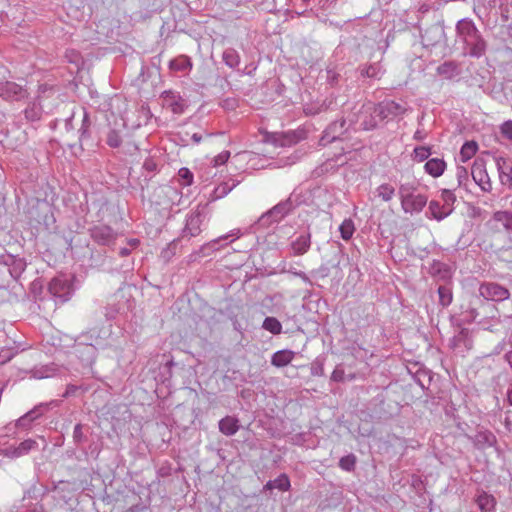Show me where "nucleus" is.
I'll return each instance as SVG.
<instances>
[{
	"label": "nucleus",
	"mask_w": 512,
	"mask_h": 512,
	"mask_svg": "<svg viewBox=\"0 0 512 512\" xmlns=\"http://www.w3.org/2000/svg\"><path fill=\"white\" fill-rule=\"evenodd\" d=\"M456 35L463 44V54L479 59L485 56L488 42L470 18L460 19L455 26Z\"/></svg>",
	"instance_id": "1"
},
{
	"label": "nucleus",
	"mask_w": 512,
	"mask_h": 512,
	"mask_svg": "<svg viewBox=\"0 0 512 512\" xmlns=\"http://www.w3.org/2000/svg\"><path fill=\"white\" fill-rule=\"evenodd\" d=\"M349 127L353 130L371 131L378 126V116L375 103L367 101L359 107L354 106L348 114Z\"/></svg>",
	"instance_id": "2"
},
{
	"label": "nucleus",
	"mask_w": 512,
	"mask_h": 512,
	"mask_svg": "<svg viewBox=\"0 0 512 512\" xmlns=\"http://www.w3.org/2000/svg\"><path fill=\"white\" fill-rule=\"evenodd\" d=\"M295 207L296 206L293 204L291 197H289L263 213L259 217L257 224L262 228H268L272 224L278 223L284 219L295 209Z\"/></svg>",
	"instance_id": "3"
},
{
	"label": "nucleus",
	"mask_w": 512,
	"mask_h": 512,
	"mask_svg": "<svg viewBox=\"0 0 512 512\" xmlns=\"http://www.w3.org/2000/svg\"><path fill=\"white\" fill-rule=\"evenodd\" d=\"M208 218V210L206 205H198L195 210L191 211L186 217V224L182 229V238L196 237L201 233V226Z\"/></svg>",
	"instance_id": "4"
},
{
	"label": "nucleus",
	"mask_w": 512,
	"mask_h": 512,
	"mask_svg": "<svg viewBox=\"0 0 512 512\" xmlns=\"http://www.w3.org/2000/svg\"><path fill=\"white\" fill-rule=\"evenodd\" d=\"M478 291L481 297L494 302H502L510 297L509 289L496 282H483Z\"/></svg>",
	"instance_id": "5"
},
{
	"label": "nucleus",
	"mask_w": 512,
	"mask_h": 512,
	"mask_svg": "<svg viewBox=\"0 0 512 512\" xmlns=\"http://www.w3.org/2000/svg\"><path fill=\"white\" fill-rule=\"evenodd\" d=\"M89 235L95 243L101 246L113 247L119 233L107 225H95L89 228Z\"/></svg>",
	"instance_id": "6"
},
{
	"label": "nucleus",
	"mask_w": 512,
	"mask_h": 512,
	"mask_svg": "<svg viewBox=\"0 0 512 512\" xmlns=\"http://www.w3.org/2000/svg\"><path fill=\"white\" fill-rule=\"evenodd\" d=\"M471 176L482 191L490 192L492 190V183L487 173L486 162L484 159H475L471 167Z\"/></svg>",
	"instance_id": "7"
},
{
	"label": "nucleus",
	"mask_w": 512,
	"mask_h": 512,
	"mask_svg": "<svg viewBox=\"0 0 512 512\" xmlns=\"http://www.w3.org/2000/svg\"><path fill=\"white\" fill-rule=\"evenodd\" d=\"M377 116L380 120H392L405 114L406 108L393 100H384L375 104Z\"/></svg>",
	"instance_id": "8"
},
{
	"label": "nucleus",
	"mask_w": 512,
	"mask_h": 512,
	"mask_svg": "<svg viewBox=\"0 0 512 512\" xmlns=\"http://www.w3.org/2000/svg\"><path fill=\"white\" fill-rule=\"evenodd\" d=\"M0 264L8 268V272L14 280L21 277L27 266L24 258L9 253L0 254Z\"/></svg>",
	"instance_id": "9"
},
{
	"label": "nucleus",
	"mask_w": 512,
	"mask_h": 512,
	"mask_svg": "<svg viewBox=\"0 0 512 512\" xmlns=\"http://www.w3.org/2000/svg\"><path fill=\"white\" fill-rule=\"evenodd\" d=\"M28 214L30 221L45 227H49L50 223L54 221L51 209L46 202H38L29 209Z\"/></svg>",
	"instance_id": "10"
},
{
	"label": "nucleus",
	"mask_w": 512,
	"mask_h": 512,
	"mask_svg": "<svg viewBox=\"0 0 512 512\" xmlns=\"http://www.w3.org/2000/svg\"><path fill=\"white\" fill-rule=\"evenodd\" d=\"M0 97L6 101H20L28 97V91L12 81L0 82Z\"/></svg>",
	"instance_id": "11"
},
{
	"label": "nucleus",
	"mask_w": 512,
	"mask_h": 512,
	"mask_svg": "<svg viewBox=\"0 0 512 512\" xmlns=\"http://www.w3.org/2000/svg\"><path fill=\"white\" fill-rule=\"evenodd\" d=\"M347 119L342 118L340 120L332 122L323 132L320 138V145L326 146L338 139L348 130L346 127Z\"/></svg>",
	"instance_id": "12"
},
{
	"label": "nucleus",
	"mask_w": 512,
	"mask_h": 512,
	"mask_svg": "<svg viewBox=\"0 0 512 512\" xmlns=\"http://www.w3.org/2000/svg\"><path fill=\"white\" fill-rule=\"evenodd\" d=\"M48 290L52 296L59 298L61 302L70 299L71 284L64 276L54 277L48 285Z\"/></svg>",
	"instance_id": "13"
},
{
	"label": "nucleus",
	"mask_w": 512,
	"mask_h": 512,
	"mask_svg": "<svg viewBox=\"0 0 512 512\" xmlns=\"http://www.w3.org/2000/svg\"><path fill=\"white\" fill-rule=\"evenodd\" d=\"M48 410V404L41 403L16 420L14 428L28 430L33 422L40 418Z\"/></svg>",
	"instance_id": "14"
},
{
	"label": "nucleus",
	"mask_w": 512,
	"mask_h": 512,
	"mask_svg": "<svg viewBox=\"0 0 512 512\" xmlns=\"http://www.w3.org/2000/svg\"><path fill=\"white\" fill-rule=\"evenodd\" d=\"M291 255L302 256L306 254L311 247V233L309 230L301 232L290 242Z\"/></svg>",
	"instance_id": "15"
},
{
	"label": "nucleus",
	"mask_w": 512,
	"mask_h": 512,
	"mask_svg": "<svg viewBox=\"0 0 512 512\" xmlns=\"http://www.w3.org/2000/svg\"><path fill=\"white\" fill-rule=\"evenodd\" d=\"M473 346V340L469 329L462 328L449 342V347L459 352L468 351Z\"/></svg>",
	"instance_id": "16"
},
{
	"label": "nucleus",
	"mask_w": 512,
	"mask_h": 512,
	"mask_svg": "<svg viewBox=\"0 0 512 512\" xmlns=\"http://www.w3.org/2000/svg\"><path fill=\"white\" fill-rule=\"evenodd\" d=\"M163 107L170 109L174 114H182L186 108L185 100L173 91L162 93Z\"/></svg>",
	"instance_id": "17"
},
{
	"label": "nucleus",
	"mask_w": 512,
	"mask_h": 512,
	"mask_svg": "<svg viewBox=\"0 0 512 512\" xmlns=\"http://www.w3.org/2000/svg\"><path fill=\"white\" fill-rule=\"evenodd\" d=\"M445 36L444 27L435 23L429 26L425 31L421 34L422 43L424 46H435L441 42V40Z\"/></svg>",
	"instance_id": "18"
},
{
	"label": "nucleus",
	"mask_w": 512,
	"mask_h": 512,
	"mask_svg": "<svg viewBox=\"0 0 512 512\" xmlns=\"http://www.w3.org/2000/svg\"><path fill=\"white\" fill-rule=\"evenodd\" d=\"M428 197L425 194L411 195L407 200L401 202L402 210L408 214H418L427 205Z\"/></svg>",
	"instance_id": "19"
},
{
	"label": "nucleus",
	"mask_w": 512,
	"mask_h": 512,
	"mask_svg": "<svg viewBox=\"0 0 512 512\" xmlns=\"http://www.w3.org/2000/svg\"><path fill=\"white\" fill-rule=\"evenodd\" d=\"M475 503L481 512H495L497 501L492 494L478 489L475 496Z\"/></svg>",
	"instance_id": "20"
},
{
	"label": "nucleus",
	"mask_w": 512,
	"mask_h": 512,
	"mask_svg": "<svg viewBox=\"0 0 512 512\" xmlns=\"http://www.w3.org/2000/svg\"><path fill=\"white\" fill-rule=\"evenodd\" d=\"M495 161L501 183L512 190V165L503 157H497Z\"/></svg>",
	"instance_id": "21"
},
{
	"label": "nucleus",
	"mask_w": 512,
	"mask_h": 512,
	"mask_svg": "<svg viewBox=\"0 0 512 512\" xmlns=\"http://www.w3.org/2000/svg\"><path fill=\"white\" fill-rule=\"evenodd\" d=\"M219 431L225 436H233L240 429L239 419L227 415L218 422Z\"/></svg>",
	"instance_id": "22"
},
{
	"label": "nucleus",
	"mask_w": 512,
	"mask_h": 512,
	"mask_svg": "<svg viewBox=\"0 0 512 512\" xmlns=\"http://www.w3.org/2000/svg\"><path fill=\"white\" fill-rule=\"evenodd\" d=\"M38 443L33 439L22 441L17 447H10L6 451V455L12 458L21 457L28 454L31 450L37 449Z\"/></svg>",
	"instance_id": "23"
},
{
	"label": "nucleus",
	"mask_w": 512,
	"mask_h": 512,
	"mask_svg": "<svg viewBox=\"0 0 512 512\" xmlns=\"http://www.w3.org/2000/svg\"><path fill=\"white\" fill-rule=\"evenodd\" d=\"M126 310H128V299L116 304H109L105 308V317L107 320H117L120 322V319L124 318Z\"/></svg>",
	"instance_id": "24"
},
{
	"label": "nucleus",
	"mask_w": 512,
	"mask_h": 512,
	"mask_svg": "<svg viewBox=\"0 0 512 512\" xmlns=\"http://www.w3.org/2000/svg\"><path fill=\"white\" fill-rule=\"evenodd\" d=\"M121 121V129L114 127L108 133L107 144L112 148H118L122 143L123 137L127 135L126 120L123 116H121Z\"/></svg>",
	"instance_id": "25"
},
{
	"label": "nucleus",
	"mask_w": 512,
	"mask_h": 512,
	"mask_svg": "<svg viewBox=\"0 0 512 512\" xmlns=\"http://www.w3.org/2000/svg\"><path fill=\"white\" fill-rule=\"evenodd\" d=\"M497 439L495 435L487 430L480 429L474 437V444L478 449H484L486 447H492L496 444Z\"/></svg>",
	"instance_id": "26"
},
{
	"label": "nucleus",
	"mask_w": 512,
	"mask_h": 512,
	"mask_svg": "<svg viewBox=\"0 0 512 512\" xmlns=\"http://www.w3.org/2000/svg\"><path fill=\"white\" fill-rule=\"evenodd\" d=\"M429 274L439 280H447L451 278L450 267L439 260H433L429 269Z\"/></svg>",
	"instance_id": "27"
},
{
	"label": "nucleus",
	"mask_w": 512,
	"mask_h": 512,
	"mask_svg": "<svg viewBox=\"0 0 512 512\" xmlns=\"http://www.w3.org/2000/svg\"><path fill=\"white\" fill-rule=\"evenodd\" d=\"M301 134V132L297 131H288L286 133L277 134L274 137V144L281 147L295 145L302 139Z\"/></svg>",
	"instance_id": "28"
},
{
	"label": "nucleus",
	"mask_w": 512,
	"mask_h": 512,
	"mask_svg": "<svg viewBox=\"0 0 512 512\" xmlns=\"http://www.w3.org/2000/svg\"><path fill=\"white\" fill-rule=\"evenodd\" d=\"M169 69L173 72L187 74L192 69V61L186 55H180L169 62Z\"/></svg>",
	"instance_id": "29"
},
{
	"label": "nucleus",
	"mask_w": 512,
	"mask_h": 512,
	"mask_svg": "<svg viewBox=\"0 0 512 512\" xmlns=\"http://www.w3.org/2000/svg\"><path fill=\"white\" fill-rule=\"evenodd\" d=\"M450 211H447L443 204L436 200H432L429 202L428 211L426 212V216L428 218L435 219L437 221H442L446 217L450 215Z\"/></svg>",
	"instance_id": "30"
},
{
	"label": "nucleus",
	"mask_w": 512,
	"mask_h": 512,
	"mask_svg": "<svg viewBox=\"0 0 512 512\" xmlns=\"http://www.w3.org/2000/svg\"><path fill=\"white\" fill-rule=\"evenodd\" d=\"M295 353L292 350L284 349L275 352L271 357V364L275 367H285L291 363Z\"/></svg>",
	"instance_id": "31"
},
{
	"label": "nucleus",
	"mask_w": 512,
	"mask_h": 512,
	"mask_svg": "<svg viewBox=\"0 0 512 512\" xmlns=\"http://www.w3.org/2000/svg\"><path fill=\"white\" fill-rule=\"evenodd\" d=\"M437 73L446 79H452L460 73L459 63L454 60L445 61L437 67Z\"/></svg>",
	"instance_id": "32"
},
{
	"label": "nucleus",
	"mask_w": 512,
	"mask_h": 512,
	"mask_svg": "<svg viewBox=\"0 0 512 512\" xmlns=\"http://www.w3.org/2000/svg\"><path fill=\"white\" fill-rule=\"evenodd\" d=\"M425 171L432 177L441 176L446 169V162L443 159L432 158L425 163Z\"/></svg>",
	"instance_id": "33"
},
{
	"label": "nucleus",
	"mask_w": 512,
	"mask_h": 512,
	"mask_svg": "<svg viewBox=\"0 0 512 512\" xmlns=\"http://www.w3.org/2000/svg\"><path fill=\"white\" fill-rule=\"evenodd\" d=\"M506 2L507 0H475L473 11L479 15L482 9L484 11H491L496 7L502 9Z\"/></svg>",
	"instance_id": "34"
},
{
	"label": "nucleus",
	"mask_w": 512,
	"mask_h": 512,
	"mask_svg": "<svg viewBox=\"0 0 512 512\" xmlns=\"http://www.w3.org/2000/svg\"><path fill=\"white\" fill-rule=\"evenodd\" d=\"M493 220L499 223L507 233L512 234V211H496L493 214Z\"/></svg>",
	"instance_id": "35"
},
{
	"label": "nucleus",
	"mask_w": 512,
	"mask_h": 512,
	"mask_svg": "<svg viewBox=\"0 0 512 512\" xmlns=\"http://www.w3.org/2000/svg\"><path fill=\"white\" fill-rule=\"evenodd\" d=\"M360 75L362 77L379 79L383 74L382 68L379 63L364 64L359 67Z\"/></svg>",
	"instance_id": "36"
},
{
	"label": "nucleus",
	"mask_w": 512,
	"mask_h": 512,
	"mask_svg": "<svg viewBox=\"0 0 512 512\" xmlns=\"http://www.w3.org/2000/svg\"><path fill=\"white\" fill-rule=\"evenodd\" d=\"M478 151V144L476 141H466L460 149V158L462 162L470 160Z\"/></svg>",
	"instance_id": "37"
},
{
	"label": "nucleus",
	"mask_w": 512,
	"mask_h": 512,
	"mask_svg": "<svg viewBox=\"0 0 512 512\" xmlns=\"http://www.w3.org/2000/svg\"><path fill=\"white\" fill-rule=\"evenodd\" d=\"M84 429L88 431L89 427L81 423H77L74 426L72 438L73 443L75 444L76 447H80L83 443L87 442L88 440L87 434L84 433Z\"/></svg>",
	"instance_id": "38"
},
{
	"label": "nucleus",
	"mask_w": 512,
	"mask_h": 512,
	"mask_svg": "<svg viewBox=\"0 0 512 512\" xmlns=\"http://www.w3.org/2000/svg\"><path fill=\"white\" fill-rule=\"evenodd\" d=\"M28 121H38L42 115V107L36 102L30 103L23 111Z\"/></svg>",
	"instance_id": "39"
},
{
	"label": "nucleus",
	"mask_w": 512,
	"mask_h": 512,
	"mask_svg": "<svg viewBox=\"0 0 512 512\" xmlns=\"http://www.w3.org/2000/svg\"><path fill=\"white\" fill-rule=\"evenodd\" d=\"M222 59L224 63L230 68L238 67L240 63V56L238 52L233 48H228L223 52Z\"/></svg>",
	"instance_id": "40"
},
{
	"label": "nucleus",
	"mask_w": 512,
	"mask_h": 512,
	"mask_svg": "<svg viewBox=\"0 0 512 512\" xmlns=\"http://www.w3.org/2000/svg\"><path fill=\"white\" fill-rule=\"evenodd\" d=\"M262 328L269 331L273 335H278L282 332V324L275 317H266L263 321Z\"/></svg>",
	"instance_id": "41"
},
{
	"label": "nucleus",
	"mask_w": 512,
	"mask_h": 512,
	"mask_svg": "<svg viewBox=\"0 0 512 512\" xmlns=\"http://www.w3.org/2000/svg\"><path fill=\"white\" fill-rule=\"evenodd\" d=\"M439 305L442 307H448L453 299L452 290L449 286L440 285L438 287Z\"/></svg>",
	"instance_id": "42"
},
{
	"label": "nucleus",
	"mask_w": 512,
	"mask_h": 512,
	"mask_svg": "<svg viewBox=\"0 0 512 512\" xmlns=\"http://www.w3.org/2000/svg\"><path fill=\"white\" fill-rule=\"evenodd\" d=\"M441 200L443 201V206L447 211H450V213L454 210V203L456 202V196L453 193L452 190L449 189H443L441 191Z\"/></svg>",
	"instance_id": "43"
},
{
	"label": "nucleus",
	"mask_w": 512,
	"mask_h": 512,
	"mask_svg": "<svg viewBox=\"0 0 512 512\" xmlns=\"http://www.w3.org/2000/svg\"><path fill=\"white\" fill-rule=\"evenodd\" d=\"M357 458L353 453L343 456L339 460V467L347 472L354 471Z\"/></svg>",
	"instance_id": "44"
},
{
	"label": "nucleus",
	"mask_w": 512,
	"mask_h": 512,
	"mask_svg": "<svg viewBox=\"0 0 512 512\" xmlns=\"http://www.w3.org/2000/svg\"><path fill=\"white\" fill-rule=\"evenodd\" d=\"M417 190V186L413 183H403L399 186L398 195L400 197V201L403 202L407 200L411 195H415Z\"/></svg>",
	"instance_id": "45"
},
{
	"label": "nucleus",
	"mask_w": 512,
	"mask_h": 512,
	"mask_svg": "<svg viewBox=\"0 0 512 512\" xmlns=\"http://www.w3.org/2000/svg\"><path fill=\"white\" fill-rule=\"evenodd\" d=\"M90 125H91V121H90L89 114L87 111H84L82 124L78 131L80 143H82L85 139L90 138V131H89Z\"/></svg>",
	"instance_id": "46"
},
{
	"label": "nucleus",
	"mask_w": 512,
	"mask_h": 512,
	"mask_svg": "<svg viewBox=\"0 0 512 512\" xmlns=\"http://www.w3.org/2000/svg\"><path fill=\"white\" fill-rule=\"evenodd\" d=\"M343 240H349L355 231L354 223L351 219H345L339 227Z\"/></svg>",
	"instance_id": "47"
},
{
	"label": "nucleus",
	"mask_w": 512,
	"mask_h": 512,
	"mask_svg": "<svg viewBox=\"0 0 512 512\" xmlns=\"http://www.w3.org/2000/svg\"><path fill=\"white\" fill-rule=\"evenodd\" d=\"M120 280H121V285L119 286V288L117 289L116 293L114 294V296L116 298L118 296L121 297V298L124 297L123 289H124V286L126 284L127 276H126V272L125 271H123V272H119V271L112 272V282L113 283H117Z\"/></svg>",
	"instance_id": "48"
},
{
	"label": "nucleus",
	"mask_w": 512,
	"mask_h": 512,
	"mask_svg": "<svg viewBox=\"0 0 512 512\" xmlns=\"http://www.w3.org/2000/svg\"><path fill=\"white\" fill-rule=\"evenodd\" d=\"M74 349H75V353L77 354L78 357H79V354L81 356L85 355L86 357L82 358V359L87 362L91 361V359H93L94 354H95V348L92 345L80 346L79 344H76Z\"/></svg>",
	"instance_id": "49"
},
{
	"label": "nucleus",
	"mask_w": 512,
	"mask_h": 512,
	"mask_svg": "<svg viewBox=\"0 0 512 512\" xmlns=\"http://www.w3.org/2000/svg\"><path fill=\"white\" fill-rule=\"evenodd\" d=\"M378 196L382 198L383 201L388 202L390 201L394 194L395 189L390 184H382L377 188Z\"/></svg>",
	"instance_id": "50"
},
{
	"label": "nucleus",
	"mask_w": 512,
	"mask_h": 512,
	"mask_svg": "<svg viewBox=\"0 0 512 512\" xmlns=\"http://www.w3.org/2000/svg\"><path fill=\"white\" fill-rule=\"evenodd\" d=\"M274 488H277L279 491L285 492L290 489V479L286 474H280L276 479L272 480Z\"/></svg>",
	"instance_id": "51"
},
{
	"label": "nucleus",
	"mask_w": 512,
	"mask_h": 512,
	"mask_svg": "<svg viewBox=\"0 0 512 512\" xmlns=\"http://www.w3.org/2000/svg\"><path fill=\"white\" fill-rule=\"evenodd\" d=\"M65 58L69 63L73 64L77 70H79L80 65L83 64V58L76 50H66Z\"/></svg>",
	"instance_id": "52"
},
{
	"label": "nucleus",
	"mask_w": 512,
	"mask_h": 512,
	"mask_svg": "<svg viewBox=\"0 0 512 512\" xmlns=\"http://www.w3.org/2000/svg\"><path fill=\"white\" fill-rule=\"evenodd\" d=\"M56 370L57 368L54 365H46L38 370L33 371V376L38 379L48 378L54 376L57 372Z\"/></svg>",
	"instance_id": "53"
},
{
	"label": "nucleus",
	"mask_w": 512,
	"mask_h": 512,
	"mask_svg": "<svg viewBox=\"0 0 512 512\" xmlns=\"http://www.w3.org/2000/svg\"><path fill=\"white\" fill-rule=\"evenodd\" d=\"M178 176L182 186H190L193 183V173L186 167L179 169Z\"/></svg>",
	"instance_id": "54"
},
{
	"label": "nucleus",
	"mask_w": 512,
	"mask_h": 512,
	"mask_svg": "<svg viewBox=\"0 0 512 512\" xmlns=\"http://www.w3.org/2000/svg\"><path fill=\"white\" fill-rule=\"evenodd\" d=\"M431 154V149L426 146H418L413 150L414 159L419 162L425 161Z\"/></svg>",
	"instance_id": "55"
},
{
	"label": "nucleus",
	"mask_w": 512,
	"mask_h": 512,
	"mask_svg": "<svg viewBox=\"0 0 512 512\" xmlns=\"http://www.w3.org/2000/svg\"><path fill=\"white\" fill-rule=\"evenodd\" d=\"M89 387L87 385H75V384H68L66 386V390L63 394L64 398H68L71 396H75L78 391H81L82 393L87 392Z\"/></svg>",
	"instance_id": "56"
},
{
	"label": "nucleus",
	"mask_w": 512,
	"mask_h": 512,
	"mask_svg": "<svg viewBox=\"0 0 512 512\" xmlns=\"http://www.w3.org/2000/svg\"><path fill=\"white\" fill-rule=\"evenodd\" d=\"M340 73L335 70V68L328 67L326 69V81L331 86H336L340 80Z\"/></svg>",
	"instance_id": "57"
},
{
	"label": "nucleus",
	"mask_w": 512,
	"mask_h": 512,
	"mask_svg": "<svg viewBox=\"0 0 512 512\" xmlns=\"http://www.w3.org/2000/svg\"><path fill=\"white\" fill-rule=\"evenodd\" d=\"M112 428L118 434H125L127 431L125 419H121L118 417H112Z\"/></svg>",
	"instance_id": "58"
},
{
	"label": "nucleus",
	"mask_w": 512,
	"mask_h": 512,
	"mask_svg": "<svg viewBox=\"0 0 512 512\" xmlns=\"http://www.w3.org/2000/svg\"><path fill=\"white\" fill-rule=\"evenodd\" d=\"M105 259V251L91 249L90 260L91 265L100 266L103 264Z\"/></svg>",
	"instance_id": "59"
},
{
	"label": "nucleus",
	"mask_w": 512,
	"mask_h": 512,
	"mask_svg": "<svg viewBox=\"0 0 512 512\" xmlns=\"http://www.w3.org/2000/svg\"><path fill=\"white\" fill-rule=\"evenodd\" d=\"M236 186L235 183H233L231 186L224 182V183H221L214 191V193L216 194V197L217 198H221V197H224L226 196L234 187Z\"/></svg>",
	"instance_id": "60"
},
{
	"label": "nucleus",
	"mask_w": 512,
	"mask_h": 512,
	"mask_svg": "<svg viewBox=\"0 0 512 512\" xmlns=\"http://www.w3.org/2000/svg\"><path fill=\"white\" fill-rule=\"evenodd\" d=\"M456 176H457L458 186L466 185V182L468 181L469 173L465 167L458 166Z\"/></svg>",
	"instance_id": "61"
},
{
	"label": "nucleus",
	"mask_w": 512,
	"mask_h": 512,
	"mask_svg": "<svg viewBox=\"0 0 512 512\" xmlns=\"http://www.w3.org/2000/svg\"><path fill=\"white\" fill-rule=\"evenodd\" d=\"M501 134L508 140L512 141V120L505 121L500 126Z\"/></svg>",
	"instance_id": "62"
},
{
	"label": "nucleus",
	"mask_w": 512,
	"mask_h": 512,
	"mask_svg": "<svg viewBox=\"0 0 512 512\" xmlns=\"http://www.w3.org/2000/svg\"><path fill=\"white\" fill-rule=\"evenodd\" d=\"M220 105L223 109L232 111L238 107V100L233 97L226 98L221 101Z\"/></svg>",
	"instance_id": "63"
},
{
	"label": "nucleus",
	"mask_w": 512,
	"mask_h": 512,
	"mask_svg": "<svg viewBox=\"0 0 512 512\" xmlns=\"http://www.w3.org/2000/svg\"><path fill=\"white\" fill-rule=\"evenodd\" d=\"M229 157H230L229 151H222L221 153H219L217 156H215L213 158L212 163L215 167L223 165L228 161Z\"/></svg>",
	"instance_id": "64"
}]
</instances>
